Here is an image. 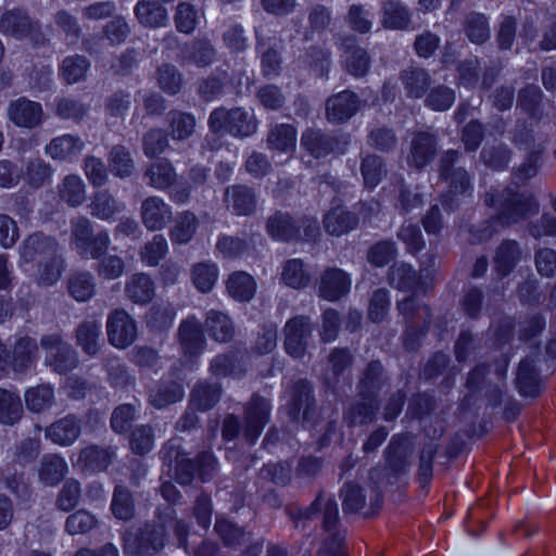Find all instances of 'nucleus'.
<instances>
[{"mask_svg":"<svg viewBox=\"0 0 556 556\" xmlns=\"http://www.w3.org/2000/svg\"><path fill=\"white\" fill-rule=\"evenodd\" d=\"M484 204L496 208V220L502 227H509L539 212V203L528 192H520L517 186H507L502 191L491 190L484 194Z\"/></svg>","mask_w":556,"mask_h":556,"instance_id":"1","label":"nucleus"},{"mask_svg":"<svg viewBox=\"0 0 556 556\" xmlns=\"http://www.w3.org/2000/svg\"><path fill=\"white\" fill-rule=\"evenodd\" d=\"M161 453H164V459H174L173 478L180 485L191 484L195 473L201 481L206 482L214 477L218 469L217 458L211 451H202L194 459H191L188 453L168 442Z\"/></svg>","mask_w":556,"mask_h":556,"instance_id":"2","label":"nucleus"},{"mask_svg":"<svg viewBox=\"0 0 556 556\" xmlns=\"http://www.w3.org/2000/svg\"><path fill=\"white\" fill-rule=\"evenodd\" d=\"M460 154L458 150H446L440 155L437 164L440 180L447 184L446 193L441 195V203L446 211L456 210L457 197L469 195L472 191L469 173L464 167L456 166Z\"/></svg>","mask_w":556,"mask_h":556,"instance_id":"3","label":"nucleus"},{"mask_svg":"<svg viewBox=\"0 0 556 556\" xmlns=\"http://www.w3.org/2000/svg\"><path fill=\"white\" fill-rule=\"evenodd\" d=\"M266 231L275 240L315 241L319 236V224L311 216L293 217L288 212L276 211L266 220Z\"/></svg>","mask_w":556,"mask_h":556,"instance_id":"4","label":"nucleus"},{"mask_svg":"<svg viewBox=\"0 0 556 556\" xmlns=\"http://www.w3.org/2000/svg\"><path fill=\"white\" fill-rule=\"evenodd\" d=\"M167 533L165 523H144L135 529L127 530L122 536L123 551L129 556H155L165 546Z\"/></svg>","mask_w":556,"mask_h":556,"instance_id":"5","label":"nucleus"},{"mask_svg":"<svg viewBox=\"0 0 556 556\" xmlns=\"http://www.w3.org/2000/svg\"><path fill=\"white\" fill-rule=\"evenodd\" d=\"M0 33L16 40L27 39L34 47H45L49 42L39 20L21 8L7 10L0 16Z\"/></svg>","mask_w":556,"mask_h":556,"instance_id":"6","label":"nucleus"},{"mask_svg":"<svg viewBox=\"0 0 556 556\" xmlns=\"http://www.w3.org/2000/svg\"><path fill=\"white\" fill-rule=\"evenodd\" d=\"M258 122L253 112L243 108H217L208 117L210 130L214 134L228 132L235 137H250L257 130Z\"/></svg>","mask_w":556,"mask_h":556,"instance_id":"7","label":"nucleus"},{"mask_svg":"<svg viewBox=\"0 0 556 556\" xmlns=\"http://www.w3.org/2000/svg\"><path fill=\"white\" fill-rule=\"evenodd\" d=\"M282 332L286 353L293 358L302 359L307 353L308 342L313 334L309 316L296 315L288 319Z\"/></svg>","mask_w":556,"mask_h":556,"instance_id":"8","label":"nucleus"},{"mask_svg":"<svg viewBox=\"0 0 556 556\" xmlns=\"http://www.w3.org/2000/svg\"><path fill=\"white\" fill-rule=\"evenodd\" d=\"M40 344L46 351V364L55 372L66 374L77 367V353L60 334L43 336Z\"/></svg>","mask_w":556,"mask_h":556,"instance_id":"9","label":"nucleus"},{"mask_svg":"<svg viewBox=\"0 0 556 556\" xmlns=\"http://www.w3.org/2000/svg\"><path fill=\"white\" fill-rule=\"evenodd\" d=\"M288 414L296 421L317 422L313 387L306 379H299L289 387Z\"/></svg>","mask_w":556,"mask_h":556,"instance_id":"10","label":"nucleus"},{"mask_svg":"<svg viewBox=\"0 0 556 556\" xmlns=\"http://www.w3.org/2000/svg\"><path fill=\"white\" fill-rule=\"evenodd\" d=\"M106 334L110 344L126 349L137 338L136 321L124 308H115L108 315Z\"/></svg>","mask_w":556,"mask_h":556,"instance_id":"11","label":"nucleus"},{"mask_svg":"<svg viewBox=\"0 0 556 556\" xmlns=\"http://www.w3.org/2000/svg\"><path fill=\"white\" fill-rule=\"evenodd\" d=\"M271 406L267 399L253 394L244 405V429L245 440L253 444L261 435L264 427L270 418Z\"/></svg>","mask_w":556,"mask_h":556,"instance_id":"12","label":"nucleus"},{"mask_svg":"<svg viewBox=\"0 0 556 556\" xmlns=\"http://www.w3.org/2000/svg\"><path fill=\"white\" fill-rule=\"evenodd\" d=\"M354 355L348 348H334L327 356V367L324 374L326 384L338 392L342 383H351V369Z\"/></svg>","mask_w":556,"mask_h":556,"instance_id":"13","label":"nucleus"},{"mask_svg":"<svg viewBox=\"0 0 556 556\" xmlns=\"http://www.w3.org/2000/svg\"><path fill=\"white\" fill-rule=\"evenodd\" d=\"M439 137L428 130L413 134L407 154V164L417 170H422L438 154Z\"/></svg>","mask_w":556,"mask_h":556,"instance_id":"14","label":"nucleus"},{"mask_svg":"<svg viewBox=\"0 0 556 556\" xmlns=\"http://www.w3.org/2000/svg\"><path fill=\"white\" fill-rule=\"evenodd\" d=\"M348 142L345 136L338 137L318 128H307L301 136V146L315 159L325 157L339 150L342 152Z\"/></svg>","mask_w":556,"mask_h":556,"instance_id":"15","label":"nucleus"},{"mask_svg":"<svg viewBox=\"0 0 556 556\" xmlns=\"http://www.w3.org/2000/svg\"><path fill=\"white\" fill-rule=\"evenodd\" d=\"M412 450L402 435H393L384 450L386 479L389 484L396 482L397 478L405 473L409 467Z\"/></svg>","mask_w":556,"mask_h":556,"instance_id":"16","label":"nucleus"},{"mask_svg":"<svg viewBox=\"0 0 556 556\" xmlns=\"http://www.w3.org/2000/svg\"><path fill=\"white\" fill-rule=\"evenodd\" d=\"M365 105L355 92L343 90L329 97L326 101V117L333 124H342L352 118Z\"/></svg>","mask_w":556,"mask_h":556,"instance_id":"17","label":"nucleus"},{"mask_svg":"<svg viewBox=\"0 0 556 556\" xmlns=\"http://www.w3.org/2000/svg\"><path fill=\"white\" fill-rule=\"evenodd\" d=\"M58 254V241L40 231L29 235L21 247V258L25 263H39Z\"/></svg>","mask_w":556,"mask_h":556,"instance_id":"18","label":"nucleus"},{"mask_svg":"<svg viewBox=\"0 0 556 556\" xmlns=\"http://www.w3.org/2000/svg\"><path fill=\"white\" fill-rule=\"evenodd\" d=\"M140 218L148 230L159 231L172 222L173 210L162 198L149 195L141 202Z\"/></svg>","mask_w":556,"mask_h":556,"instance_id":"19","label":"nucleus"},{"mask_svg":"<svg viewBox=\"0 0 556 556\" xmlns=\"http://www.w3.org/2000/svg\"><path fill=\"white\" fill-rule=\"evenodd\" d=\"M81 429L83 418L76 414H67L48 426L45 435L54 444L70 446L80 437Z\"/></svg>","mask_w":556,"mask_h":556,"instance_id":"20","label":"nucleus"},{"mask_svg":"<svg viewBox=\"0 0 556 556\" xmlns=\"http://www.w3.org/2000/svg\"><path fill=\"white\" fill-rule=\"evenodd\" d=\"M224 203L232 214L250 216L256 211L257 198L253 188L245 185H233L225 189Z\"/></svg>","mask_w":556,"mask_h":556,"instance_id":"21","label":"nucleus"},{"mask_svg":"<svg viewBox=\"0 0 556 556\" xmlns=\"http://www.w3.org/2000/svg\"><path fill=\"white\" fill-rule=\"evenodd\" d=\"M42 106L40 103L21 97L8 106V117L17 127L35 128L42 122Z\"/></svg>","mask_w":556,"mask_h":556,"instance_id":"22","label":"nucleus"},{"mask_svg":"<svg viewBox=\"0 0 556 556\" xmlns=\"http://www.w3.org/2000/svg\"><path fill=\"white\" fill-rule=\"evenodd\" d=\"M350 288L349 275L340 268L330 267L320 275L318 294L329 302H334L346 295Z\"/></svg>","mask_w":556,"mask_h":556,"instance_id":"23","label":"nucleus"},{"mask_svg":"<svg viewBox=\"0 0 556 556\" xmlns=\"http://www.w3.org/2000/svg\"><path fill=\"white\" fill-rule=\"evenodd\" d=\"M178 341L182 353L189 357H198L205 349L206 341L202 325L194 316L181 321L178 328Z\"/></svg>","mask_w":556,"mask_h":556,"instance_id":"24","label":"nucleus"},{"mask_svg":"<svg viewBox=\"0 0 556 556\" xmlns=\"http://www.w3.org/2000/svg\"><path fill=\"white\" fill-rule=\"evenodd\" d=\"M222 395L223 387L219 382L200 379L194 383L190 391V407L202 413L211 410L218 404Z\"/></svg>","mask_w":556,"mask_h":556,"instance_id":"25","label":"nucleus"},{"mask_svg":"<svg viewBox=\"0 0 556 556\" xmlns=\"http://www.w3.org/2000/svg\"><path fill=\"white\" fill-rule=\"evenodd\" d=\"M399 79L403 85L406 97L409 99L425 97L432 83L430 73L418 65H409L402 70Z\"/></svg>","mask_w":556,"mask_h":556,"instance_id":"26","label":"nucleus"},{"mask_svg":"<svg viewBox=\"0 0 556 556\" xmlns=\"http://www.w3.org/2000/svg\"><path fill=\"white\" fill-rule=\"evenodd\" d=\"M359 399L350 404L344 410L343 419L349 427L364 426L371 424L379 409V400L376 396H358Z\"/></svg>","mask_w":556,"mask_h":556,"instance_id":"27","label":"nucleus"},{"mask_svg":"<svg viewBox=\"0 0 556 556\" xmlns=\"http://www.w3.org/2000/svg\"><path fill=\"white\" fill-rule=\"evenodd\" d=\"M184 386L174 380H161L148 391V403L156 409H164L184 399Z\"/></svg>","mask_w":556,"mask_h":556,"instance_id":"28","label":"nucleus"},{"mask_svg":"<svg viewBox=\"0 0 556 556\" xmlns=\"http://www.w3.org/2000/svg\"><path fill=\"white\" fill-rule=\"evenodd\" d=\"M124 293L127 300L134 304L146 305L155 295V283L146 273H136L129 276L125 282Z\"/></svg>","mask_w":556,"mask_h":556,"instance_id":"29","label":"nucleus"},{"mask_svg":"<svg viewBox=\"0 0 556 556\" xmlns=\"http://www.w3.org/2000/svg\"><path fill=\"white\" fill-rule=\"evenodd\" d=\"M381 25L391 30H408L413 23L412 12L400 0H386L381 7Z\"/></svg>","mask_w":556,"mask_h":556,"instance_id":"30","label":"nucleus"},{"mask_svg":"<svg viewBox=\"0 0 556 556\" xmlns=\"http://www.w3.org/2000/svg\"><path fill=\"white\" fill-rule=\"evenodd\" d=\"M84 147L80 137L66 134L53 138L46 146V153L53 160L71 162L81 154Z\"/></svg>","mask_w":556,"mask_h":556,"instance_id":"31","label":"nucleus"},{"mask_svg":"<svg viewBox=\"0 0 556 556\" xmlns=\"http://www.w3.org/2000/svg\"><path fill=\"white\" fill-rule=\"evenodd\" d=\"M384 368L379 361H371L362 370L357 382V396H376L387 383Z\"/></svg>","mask_w":556,"mask_h":556,"instance_id":"32","label":"nucleus"},{"mask_svg":"<svg viewBox=\"0 0 556 556\" xmlns=\"http://www.w3.org/2000/svg\"><path fill=\"white\" fill-rule=\"evenodd\" d=\"M216 56V49L207 38H194L189 45H186L181 55V64H194L198 67L210 66Z\"/></svg>","mask_w":556,"mask_h":556,"instance_id":"33","label":"nucleus"},{"mask_svg":"<svg viewBox=\"0 0 556 556\" xmlns=\"http://www.w3.org/2000/svg\"><path fill=\"white\" fill-rule=\"evenodd\" d=\"M396 308L403 317L405 325L419 326L429 330L431 324V308L418 301L414 295L397 302Z\"/></svg>","mask_w":556,"mask_h":556,"instance_id":"34","label":"nucleus"},{"mask_svg":"<svg viewBox=\"0 0 556 556\" xmlns=\"http://www.w3.org/2000/svg\"><path fill=\"white\" fill-rule=\"evenodd\" d=\"M388 283L403 292L414 291L421 282L420 274L408 263L395 262L388 269Z\"/></svg>","mask_w":556,"mask_h":556,"instance_id":"35","label":"nucleus"},{"mask_svg":"<svg viewBox=\"0 0 556 556\" xmlns=\"http://www.w3.org/2000/svg\"><path fill=\"white\" fill-rule=\"evenodd\" d=\"M148 178V185L157 190H168L177 180V173L167 159H159L149 164L143 173Z\"/></svg>","mask_w":556,"mask_h":556,"instance_id":"36","label":"nucleus"},{"mask_svg":"<svg viewBox=\"0 0 556 556\" xmlns=\"http://www.w3.org/2000/svg\"><path fill=\"white\" fill-rule=\"evenodd\" d=\"M38 480L46 486H55L68 472L66 460L59 454H46L38 466Z\"/></svg>","mask_w":556,"mask_h":556,"instance_id":"37","label":"nucleus"},{"mask_svg":"<svg viewBox=\"0 0 556 556\" xmlns=\"http://www.w3.org/2000/svg\"><path fill=\"white\" fill-rule=\"evenodd\" d=\"M521 249L516 240L506 239L497 247L494 269L500 279L508 276L521 260Z\"/></svg>","mask_w":556,"mask_h":556,"instance_id":"38","label":"nucleus"},{"mask_svg":"<svg viewBox=\"0 0 556 556\" xmlns=\"http://www.w3.org/2000/svg\"><path fill=\"white\" fill-rule=\"evenodd\" d=\"M531 357L521 359L517 370L516 384L522 396H538L541 392V378Z\"/></svg>","mask_w":556,"mask_h":556,"instance_id":"39","label":"nucleus"},{"mask_svg":"<svg viewBox=\"0 0 556 556\" xmlns=\"http://www.w3.org/2000/svg\"><path fill=\"white\" fill-rule=\"evenodd\" d=\"M296 142V129L290 124H273L269 126L266 143L269 150L281 153L292 152Z\"/></svg>","mask_w":556,"mask_h":556,"instance_id":"40","label":"nucleus"},{"mask_svg":"<svg viewBox=\"0 0 556 556\" xmlns=\"http://www.w3.org/2000/svg\"><path fill=\"white\" fill-rule=\"evenodd\" d=\"M204 328L208 336L217 342H229L235 336L232 320L220 311L211 309L206 313Z\"/></svg>","mask_w":556,"mask_h":556,"instance_id":"41","label":"nucleus"},{"mask_svg":"<svg viewBox=\"0 0 556 556\" xmlns=\"http://www.w3.org/2000/svg\"><path fill=\"white\" fill-rule=\"evenodd\" d=\"M134 13L138 22L144 27H164L168 22L167 10L153 0L139 1L134 9Z\"/></svg>","mask_w":556,"mask_h":556,"instance_id":"42","label":"nucleus"},{"mask_svg":"<svg viewBox=\"0 0 556 556\" xmlns=\"http://www.w3.org/2000/svg\"><path fill=\"white\" fill-rule=\"evenodd\" d=\"M371 58L367 50L357 45H348L344 50L343 68L355 78L365 77L370 70Z\"/></svg>","mask_w":556,"mask_h":556,"instance_id":"43","label":"nucleus"},{"mask_svg":"<svg viewBox=\"0 0 556 556\" xmlns=\"http://www.w3.org/2000/svg\"><path fill=\"white\" fill-rule=\"evenodd\" d=\"M544 93L538 85L528 84L517 94V106L532 119L540 121L543 116Z\"/></svg>","mask_w":556,"mask_h":556,"instance_id":"44","label":"nucleus"},{"mask_svg":"<svg viewBox=\"0 0 556 556\" xmlns=\"http://www.w3.org/2000/svg\"><path fill=\"white\" fill-rule=\"evenodd\" d=\"M358 224V217L343 207H334L324 218L325 230L331 236H341L354 229Z\"/></svg>","mask_w":556,"mask_h":556,"instance_id":"45","label":"nucleus"},{"mask_svg":"<svg viewBox=\"0 0 556 556\" xmlns=\"http://www.w3.org/2000/svg\"><path fill=\"white\" fill-rule=\"evenodd\" d=\"M199 227V219L191 211L176 215L174 226L169 229V238L174 243L187 244L193 238Z\"/></svg>","mask_w":556,"mask_h":556,"instance_id":"46","label":"nucleus"},{"mask_svg":"<svg viewBox=\"0 0 556 556\" xmlns=\"http://www.w3.org/2000/svg\"><path fill=\"white\" fill-rule=\"evenodd\" d=\"M58 194L68 206L77 207L86 200L85 182L78 175H66L58 185Z\"/></svg>","mask_w":556,"mask_h":556,"instance_id":"47","label":"nucleus"},{"mask_svg":"<svg viewBox=\"0 0 556 556\" xmlns=\"http://www.w3.org/2000/svg\"><path fill=\"white\" fill-rule=\"evenodd\" d=\"M101 337V324L97 319H86L76 329V341L83 351L93 356L98 353Z\"/></svg>","mask_w":556,"mask_h":556,"instance_id":"48","label":"nucleus"},{"mask_svg":"<svg viewBox=\"0 0 556 556\" xmlns=\"http://www.w3.org/2000/svg\"><path fill=\"white\" fill-rule=\"evenodd\" d=\"M66 285L70 295L78 302L90 300L96 292L94 278L89 271H74L70 274Z\"/></svg>","mask_w":556,"mask_h":556,"instance_id":"49","label":"nucleus"},{"mask_svg":"<svg viewBox=\"0 0 556 556\" xmlns=\"http://www.w3.org/2000/svg\"><path fill=\"white\" fill-rule=\"evenodd\" d=\"M115 451L112 447L89 445L79 453V462L91 471H103L112 463Z\"/></svg>","mask_w":556,"mask_h":556,"instance_id":"50","label":"nucleus"},{"mask_svg":"<svg viewBox=\"0 0 556 556\" xmlns=\"http://www.w3.org/2000/svg\"><path fill=\"white\" fill-rule=\"evenodd\" d=\"M463 30L472 43L483 45L490 39L489 18L483 13L470 12L464 18Z\"/></svg>","mask_w":556,"mask_h":556,"instance_id":"51","label":"nucleus"},{"mask_svg":"<svg viewBox=\"0 0 556 556\" xmlns=\"http://www.w3.org/2000/svg\"><path fill=\"white\" fill-rule=\"evenodd\" d=\"M90 105L84 103L79 98L64 96L55 100L54 113L61 119H71L80 123L88 116Z\"/></svg>","mask_w":556,"mask_h":556,"instance_id":"52","label":"nucleus"},{"mask_svg":"<svg viewBox=\"0 0 556 556\" xmlns=\"http://www.w3.org/2000/svg\"><path fill=\"white\" fill-rule=\"evenodd\" d=\"M38 353L35 339L25 336L16 340L13 348L12 366L15 371H25L34 363Z\"/></svg>","mask_w":556,"mask_h":556,"instance_id":"53","label":"nucleus"},{"mask_svg":"<svg viewBox=\"0 0 556 556\" xmlns=\"http://www.w3.org/2000/svg\"><path fill=\"white\" fill-rule=\"evenodd\" d=\"M108 163L112 174L119 178H127L135 170V161L130 151L123 144H115L111 148Z\"/></svg>","mask_w":556,"mask_h":556,"instance_id":"54","label":"nucleus"},{"mask_svg":"<svg viewBox=\"0 0 556 556\" xmlns=\"http://www.w3.org/2000/svg\"><path fill=\"white\" fill-rule=\"evenodd\" d=\"M229 79L228 73L224 70H216L198 83L197 92L199 97L210 102L223 94Z\"/></svg>","mask_w":556,"mask_h":556,"instance_id":"55","label":"nucleus"},{"mask_svg":"<svg viewBox=\"0 0 556 556\" xmlns=\"http://www.w3.org/2000/svg\"><path fill=\"white\" fill-rule=\"evenodd\" d=\"M23 416V404L20 395L0 388V424L13 426Z\"/></svg>","mask_w":556,"mask_h":556,"instance_id":"56","label":"nucleus"},{"mask_svg":"<svg viewBox=\"0 0 556 556\" xmlns=\"http://www.w3.org/2000/svg\"><path fill=\"white\" fill-rule=\"evenodd\" d=\"M255 290L256 283L253 277L244 271H236L227 280V291L237 301H250L254 296Z\"/></svg>","mask_w":556,"mask_h":556,"instance_id":"57","label":"nucleus"},{"mask_svg":"<svg viewBox=\"0 0 556 556\" xmlns=\"http://www.w3.org/2000/svg\"><path fill=\"white\" fill-rule=\"evenodd\" d=\"M169 135L174 140H186L192 136L195 118L192 114L181 111H170L167 114Z\"/></svg>","mask_w":556,"mask_h":556,"instance_id":"58","label":"nucleus"},{"mask_svg":"<svg viewBox=\"0 0 556 556\" xmlns=\"http://www.w3.org/2000/svg\"><path fill=\"white\" fill-rule=\"evenodd\" d=\"M112 514L119 520H130L135 517V501L131 492L125 485H116L111 502Z\"/></svg>","mask_w":556,"mask_h":556,"instance_id":"59","label":"nucleus"},{"mask_svg":"<svg viewBox=\"0 0 556 556\" xmlns=\"http://www.w3.org/2000/svg\"><path fill=\"white\" fill-rule=\"evenodd\" d=\"M89 206L91 215L102 220L112 219L122 208L117 200L108 190L96 192Z\"/></svg>","mask_w":556,"mask_h":556,"instance_id":"60","label":"nucleus"},{"mask_svg":"<svg viewBox=\"0 0 556 556\" xmlns=\"http://www.w3.org/2000/svg\"><path fill=\"white\" fill-rule=\"evenodd\" d=\"M89 66L90 63L84 55H70L62 61L60 75L67 85L76 84L85 79Z\"/></svg>","mask_w":556,"mask_h":556,"instance_id":"61","label":"nucleus"},{"mask_svg":"<svg viewBox=\"0 0 556 556\" xmlns=\"http://www.w3.org/2000/svg\"><path fill=\"white\" fill-rule=\"evenodd\" d=\"M361 173L367 188L377 187L387 175L386 164L377 154H367L362 159Z\"/></svg>","mask_w":556,"mask_h":556,"instance_id":"62","label":"nucleus"},{"mask_svg":"<svg viewBox=\"0 0 556 556\" xmlns=\"http://www.w3.org/2000/svg\"><path fill=\"white\" fill-rule=\"evenodd\" d=\"M54 390L49 383H41L25 392L26 407L34 413H41L52 406Z\"/></svg>","mask_w":556,"mask_h":556,"instance_id":"63","label":"nucleus"},{"mask_svg":"<svg viewBox=\"0 0 556 556\" xmlns=\"http://www.w3.org/2000/svg\"><path fill=\"white\" fill-rule=\"evenodd\" d=\"M281 280L294 289L305 288L311 281V274L300 258L287 261L282 266Z\"/></svg>","mask_w":556,"mask_h":556,"instance_id":"64","label":"nucleus"}]
</instances>
